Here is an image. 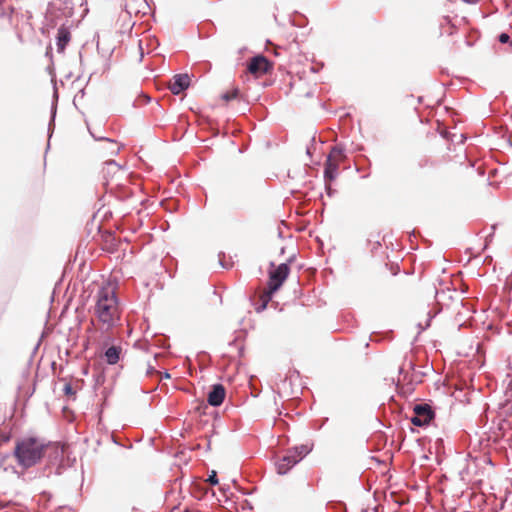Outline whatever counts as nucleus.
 <instances>
[{
  "label": "nucleus",
  "instance_id": "nucleus-1",
  "mask_svg": "<svg viewBox=\"0 0 512 512\" xmlns=\"http://www.w3.org/2000/svg\"><path fill=\"white\" fill-rule=\"evenodd\" d=\"M94 314L106 329L113 327L119 320V303L116 292L112 286H103L98 290Z\"/></svg>",
  "mask_w": 512,
  "mask_h": 512
},
{
  "label": "nucleus",
  "instance_id": "nucleus-2",
  "mask_svg": "<svg viewBox=\"0 0 512 512\" xmlns=\"http://www.w3.org/2000/svg\"><path fill=\"white\" fill-rule=\"evenodd\" d=\"M48 444L37 437H24L17 441L14 448V457L17 464L28 469L37 465L43 458Z\"/></svg>",
  "mask_w": 512,
  "mask_h": 512
},
{
  "label": "nucleus",
  "instance_id": "nucleus-3",
  "mask_svg": "<svg viewBox=\"0 0 512 512\" xmlns=\"http://www.w3.org/2000/svg\"><path fill=\"white\" fill-rule=\"evenodd\" d=\"M311 451L307 444L295 446L286 451L285 455L276 463L277 472L286 474L292 467L299 463Z\"/></svg>",
  "mask_w": 512,
  "mask_h": 512
},
{
  "label": "nucleus",
  "instance_id": "nucleus-4",
  "mask_svg": "<svg viewBox=\"0 0 512 512\" xmlns=\"http://www.w3.org/2000/svg\"><path fill=\"white\" fill-rule=\"evenodd\" d=\"M73 15V4L71 0H52L47 9V20L58 25V20L70 18Z\"/></svg>",
  "mask_w": 512,
  "mask_h": 512
},
{
  "label": "nucleus",
  "instance_id": "nucleus-5",
  "mask_svg": "<svg viewBox=\"0 0 512 512\" xmlns=\"http://www.w3.org/2000/svg\"><path fill=\"white\" fill-rule=\"evenodd\" d=\"M289 266L286 263L280 264L276 269L269 274V292L272 294L276 292L286 280L289 274Z\"/></svg>",
  "mask_w": 512,
  "mask_h": 512
},
{
  "label": "nucleus",
  "instance_id": "nucleus-6",
  "mask_svg": "<svg viewBox=\"0 0 512 512\" xmlns=\"http://www.w3.org/2000/svg\"><path fill=\"white\" fill-rule=\"evenodd\" d=\"M434 412L428 404H419L414 407V415L411 422L415 426H425L433 419Z\"/></svg>",
  "mask_w": 512,
  "mask_h": 512
},
{
  "label": "nucleus",
  "instance_id": "nucleus-7",
  "mask_svg": "<svg viewBox=\"0 0 512 512\" xmlns=\"http://www.w3.org/2000/svg\"><path fill=\"white\" fill-rule=\"evenodd\" d=\"M190 85V77L188 74H177L173 77L169 85V89L175 95L180 94L182 91L187 89Z\"/></svg>",
  "mask_w": 512,
  "mask_h": 512
},
{
  "label": "nucleus",
  "instance_id": "nucleus-8",
  "mask_svg": "<svg viewBox=\"0 0 512 512\" xmlns=\"http://www.w3.org/2000/svg\"><path fill=\"white\" fill-rule=\"evenodd\" d=\"M225 388L222 384H215L208 393L207 401L211 406H220L225 399Z\"/></svg>",
  "mask_w": 512,
  "mask_h": 512
},
{
  "label": "nucleus",
  "instance_id": "nucleus-9",
  "mask_svg": "<svg viewBox=\"0 0 512 512\" xmlns=\"http://www.w3.org/2000/svg\"><path fill=\"white\" fill-rule=\"evenodd\" d=\"M268 68L269 62L262 55L253 57L248 64V71L252 74H263L267 72Z\"/></svg>",
  "mask_w": 512,
  "mask_h": 512
},
{
  "label": "nucleus",
  "instance_id": "nucleus-10",
  "mask_svg": "<svg viewBox=\"0 0 512 512\" xmlns=\"http://www.w3.org/2000/svg\"><path fill=\"white\" fill-rule=\"evenodd\" d=\"M339 162L327 157L324 169V178L326 182L333 181L338 175Z\"/></svg>",
  "mask_w": 512,
  "mask_h": 512
},
{
  "label": "nucleus",
  "instance_id": "nucleus-11",
  "mask_svg": "<svg viewBox=\"0 0 512 512\" xmlns=\"http://www.w3.org/2000/svg\"><path fill=\"white\" fill-rule=\"evenodd\" d=\"M69 41H70V32L65 27V24L62 23L60 25V28L58 29V33H57L56 45H57L58 52H63L65 50L66 45L69 43Z\"/></svg>",
  "mask_w": 512,
  "mask_h": 512
},
{
  "label": "nucleus",
  "instance_id": "nucleus-12",
  "mask_svg": "<svg viewBox=\"0 0 512 512\" xmlns=\"http://www.w3.org/2000/svg\"><path fill=\"white\" fill-rule=\"evenodd\" d=\"M121 351L122 349L120 346L109 347L104 353L106 362L110 365L116 364L120 359Z\"/></svg>",
  "mask_w": 512,
  "mask_h": 512
},
{
  "label": "nucleus",
  "instance_id": "nucleus-13",
  "mask_svg": "<svg viewBox=\"0 0 512 512\" xmlns=\"http://www.w3.org/2000/svg\"><path fill=\"white\" fill-rule=\"evenodd\" d=\"M328 157H331V159L339 162L340 159L343 157V149L339 146H334Z\"/></svg>",
  "mask_w": 512,
  "mask_h": 512
},
{
  "label": "nucleus",
  "instance_id": "nucleus-14",
  "mask_svg": "<svg viewBox=\"0 0 512 512\" xmlns=\"http://www.w3.org/2000/svg\"><path fill=\"white\" fill-rule=\"evenodd\" d=\"M238 94H239V90L233 89L229 92L224 93L222 95V99L225 101H230V100L236 99L238 97Z\"/></svg>",
  "mask_w": 512,
  "mask_h": 512
},
{
  "label": "nucleus",
  "instance_id": "nucleus-15",
  "mask_svg": "<svg viewBox=\"0 0 512 512\" xmlns=\"http://www.w3.org/2000/svg\"><path fill=\"white\" fill-rule=\"evenodd\" d=\"M63 392L68 397H74L75 396V390L73 389L72 385L70 383H66L63 388Z\"/></svg>",
  "mask_w": 512,
  "mask_h": 512
},
{
  "label": "nucleus",
  "instance_id": "nucleus-16",
  "mask_svg": "<svg viewBox=\"0 0 512 512\" xmlns=\"http://www.w3.org/2000/svg\"><path fill=\"white\" fill-rule=\"evenodd\" d=\"M207 481L211 484V485H216L218 483V478H217V475L216 473L213 471L212 474L208 477Z\"/></svg>",
  "mask_w": 512,
  "mask_h": 512
},
{
  "label": "nucleus",
  "instance_id": "nucleus-17",
  "mask_svg": "<svg viewBox=\"0 0 512 512\" xmlns=\"http://www.w3.org/2000/svg\"><path fill=\"white\" fill-rule=\"evenodd\" d=\"M509 40H510V36H509L507 33H501V34L499 35V41H500L501 43H503V44H504V43H508V42H509Z\"/></svg>",
  "mask_w": 512,
  "mask_h": 512
},
{
  "label": "nucleus",
  "instance_id": "nucleus-18",
  "mask_svg": "<svg viewBox=\"0 0 512 512\" xmlns=\"http://www.w3.org/2000/svg\"><path fill=\"white\" fill-rule=\"evenodd\" d=\"M106 165H107V168H117V169L119 168L118 164L113 160L107 161Z\"/></svg>",
  "mask_w": 512,
  "mask_h": 512
},
{
  "label": "nucleus",
  "instance_id": "nucleus-19",
  "mask_svg": "<svg viewBox=\"0 0 512 512\" xmlns=\"http://www.w3.org/2000/svg\"><path fill=\"white\" fill-rule=\"evenodd\" d=\"M154 373H157V371L155 370V368L152 365H149L148 369H147V375H152Z\"/></svg>",
  "mask_w": 512,
  "mask_h": 512
},
{
  "label": "nucleus",
  "instance_id": "nucleus-20",
  "mask_svg": "<svg viewBox=\"0 0 512 512\" xmlns=\"http://www.w3.org/2000/svg\"><path fill=\"white\" fill-rule=\"evenodd\" d=\"M465 3H468V4H475L477 3L479 0H463Z\"/></svg>",
  "mask_w": 512,
  "mask_h": 512
},
{
  "label": "nucleus",
  "instance_id": "nucleus-21",
  "mask_svg": "<svg viewBox=\"0 0 512 512\" xmlns=\"http://www.w3.org/2000/svg\"><path fill=\"white\" fill-rule=\"evenodd\" d=\"M164 378H166V379L170 378V374L168 372H165L164 373Z\"/></svg>",
  "mask_w": 512,
  "mask_h": 512
},
{
  "label": "nucleus",
  "instance_id": "nucleus-22",
  "mask_svg": "<svg viewBox=\"0 0 512 512\" xmlns=\"http://www.w3.org/2000/svg\"><path fill=\"white\" fill-rule=\"evenodd\" d=\"M428 326H429V322H428V323H426V326H425V327H422V330L426 329Z\"/></svg>",
  "mask_w": 512,
  "mask_h": 512
},
{
  "label": "nucleus",
  "instance_id": "nucleus-23",
  "mask_svg": "<svg viewBox=\"0 0 512 512\" xmlns=\"http://www.w3.org/2000/svg\"><path fill=\"white\" fill-rule=\"evenodd\" d=\"M104 139H105V140H107L108 142H112V140H111V139H107V138H104Z\"/></svg>",
  "mask_w": 512,
  "mask_h": 512
}]
</instances>
